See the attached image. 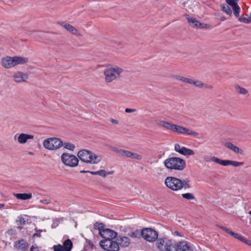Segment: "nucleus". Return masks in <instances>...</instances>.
Instances as JSON below:
<instances>
[{
	"label": "nucleus",
	"mask_w": 251,
	"mask_h": 251,
	"mask_svg": "<svg viewBox=\"0 0 251 251\" xmlns=\"http://www.w3.org/2000/svg\"><path fill=\"white\" fill-rule=\"evenodd\" d=\"M12 79L16 83H26L29 79V75L26 73L16 71L13 73Z\"/></svg>",
	"instance_id": "10"
},
{
	"label": "nucleus",
	"mask_w": 251,
	"mask_h": 251,
	"mask_svg": "<svg viewBox=\"0 0 251 251\" xmlns=\"http://www.w3.org/2000/svg\"><path fill=\"white\" fill-rule=\"evenodd\" d=\"M137 233L136 232H131L129 233V235L132 238L137 237Z\"/></svg>",
	"instance_id": "48"
},
{
	"label": "nucleus",
	"mask_w": 251,
	"mask_h": 251,
	"mask_svg": "<svg viewBox=\"0 0 251 251\" xmlns=\"http://www.w3.org/2000/svg\"><path fill=\"white\" fill-rule=\"evenodd\" d=\"M222 20H225V18H222Z\"/></svg>",
	"instance_id": "60"
},
{
	"label": "nucleus",
	"mask_w": 251,
	"mask_h": 251,
	"mask_svg": "<svg viewBox=\"0 0 251 251\" xmlns=\"http://www.w3.org/2000/svg\"><path fill=\"white\" fill-rule=\"evenodd\" d=\"M114 171H110L109 172H106V176L107 175H112L114 173Z\"/></svg>",
	"instance_id": "52"
},
{
	"label": "nucleus",
	"mask_w": 251,
	"mask_h": 251,
	"mask_svg": "<svg viewBox=\"0 0 251 251\" xmlns=\"http://www.w3.org/2000/svg\"><path fill=\"white\" fill-rule=\"evenodd\" d=\"M136 111V109L126 108L125 109V112L126 113H132V112H135Z\"/></svg>",
	"instance_id": "46"
},
{
	"label": "nucleus",
	"mask_w": 251,
	"mask_h": 251,
	"mask_svg": "<svg viewBox=\"0 0 251 251\" xmlns=\"http://www.w3.org/2000/svg\"><path fill=\"white\" fill-rule=\"evenodd\" d=\"M100 245L104 250L108 251H118L119 245L116 242L111 240H103L100 241Z\"/></svg>",
	"instance_id": "12"
},
{
	"label": "nucleus",
	"mask_w": 251,
	"mask_h": 251,
	"mask_svg": "<svg viewBox=\"0 0 251 251\" xmlns=\"http://www.w3.org/2000/svg\"><path fill=\"white\" fill-rule=\"evenodd\" d=\"M122 247H127L129 244V240L128 237H122L120 238L119 243Z\"/></svg>",
	"instance_id": "32"
},
{
	"label": "nucleus",
	"mask_w": 251,
	"mask_h": 251,
	"mask_svg": "<svg viewBox=\"0 0 251 251\" xmlns=\"http://www.w3.org/2000/svg\"><path fill=\"white\" fill-rule=\"evenodd\" d=\"M221 9L222 10L226 13L227 15L231 16L232 15V11L230 8L227 5L225 4L221 5Z\"/></svg>",
	"instance_id": "34"
},
{
	"label": "nucleus",
	"mask_w": 251,
	"mask_h": 251,
	"mask_svg": "<svg viewBox=\"0 0 251 251\" xmlns=\"http://www.w3.org/2000/svg\"><path fill=\"white\" fill-rule=\"evenodd\" d=\"M80 173L81 174L89 173L93 175H99L103 177H106V171L104 170H101L96 172L81 170L80 171Z\"/></svg>",
	"instance_id": "27"
},
{
	"label": "nucleus",
	"mask_w": 251,
	"mask_h": 251,
	"mask_svg": "<svg viewBox=\"0 0 251 251\" xmlns=\"http://www.w3.org/2000/svg\"><path fill=\"white\" fill-rule=\"evenodd\" d=\"M235 90L238 94L246 95L248 93V91L245 88L240 86L239 84H235L234 86Z\"/></svg>",
	"instance_id": "29"
},
{
	"label": "nucleus",
	"mask_w": 251,
	"mask_h": 251,
	"mask_svg": "<svg viewBox=\"0 0 251 251\" xmlns=\"http://www.w3.org/2000/svg\"><path fill=\"white\" fill-rule=\"evenodd\" d=\"M217 226L219 227L220 228L223 229L224 231H225L228 234H230V235H231L235 238L237 239L238 240H239L240 241H241L242 239L243 236L239 235L238 234H237L236 233L233 232L231 230H230L229 228H226L224 226H220V225H217Z\"/></svg>",
	"instance_id": "24"
},
{
	"label": "nucleus",
	"mask_w": 251,
	"mask_h": 251,
	"mask_svg": "<svg viewBox=\"0 0 251 251\" xmlns=\"http://www.w3.org/2000/svg\"><path fill=\"white\" fill-rule=\"evenodd\" d=\"M185 17L191 26L193 28H198L199 25H200V22L199 21L195 18L190 17L188 14H186Z\"/></svg>",
	"instance_id": "23"
},
{
	"label": "nucleus",
	"mask_w": 251,
	"mask_h": 251,
	"mask_svg": "<svg viewBox=\"0 0 251 251\" xmlns=\"http://www.w3.org/2000/svg\"><path fill=\"white\" fill-rule=\"evenodd\" d=\"M14 196L17 199L21 200H30L32 198V194L30 193L14 194Z\"/></svg>",
	"instance_id": "26"
},
{
	"label": "nucleus",
	"mask_w": 251,
	"mask_h": 251,
	"mask_svg": "<svg viewBox=\"0 0 251 251\" xmlns=\"http://www.w3.org/2000/svg\"><path fill=\"white\" fill-rule=\"evenodd\" d=\"M33 135L22 133L18 135L17 140L19 144H24L27 142L28 140L33 139Z\"/></svg>",
	"instance_id": "19"
},
{
	"label": "nucleus",
	"mask_w": 251,
	"mask_h": 251,
	"mask_svg": "<svg viewBox=\"0 0 251 251\" xmlns=\"http://www.w3.org/2000/svg\"><path fill=\"white\" fill-rule=\"evenodd\" d=\"M175 150L180 154L185 156H192L195 154V152L193 150L184 147H181L180 145L178 144L175 145Z\"/></svg>",
	"instance_id": "16"
},
{
	"label": "nucleus",
	"mask_w": 251,
	"mask_h": 251,
	"mask_svg": "<svg viewBox=\"0 0 251 251\" xmlns=\"http://www.w3.org/2000/svg\"><path fill=\"white\" fill-rule=\"evenodd\" d=\"M63 146L65 149L71 151H73L75 149V145L69 142L63 143Z\"/></svg>",
	"instance_id": "36"
},
{
	"label": "nucleus",
	"mask_w": 251,
	"mask_h": 251,
	"mask_svg": "<svg viewBox=\"0 0 251 251\" xmlns=\"http://www.w3.org/2000/svg\"><path fill=\"white\" fill-rule=\"evenodd\" d=\"M112 151L120 155L125 156L126 150L119 149L117 147H113Z\"/></svg>",
	"instance_id": "33"
},
{
	"label": "nucleus",
	"mask_w": 251,
	"mask_h": 251,
	"mask_svg": "<svg viewBox=\"0 0 251 251\" xmlns=\"http://www.w3.org/2000/svg\"><path fill=\"white\" fill-rule=\"evenodd\" d=\"M29 251H39V250L37 246H32Z\"/></svg>",
	"instance_id": "47"
},
{
	"label": "nucleus",
	"mask_w": 251,
	"mask_h": 251,
	"mask_svg": "<svg viewBox=\"0 0 251 251\" xmlns=\"http://www.w3.org/2000/svg\"><path fill=\"white\" fill-rule=\"evenodd\" d=\"M164 166L168 169L178 171L183 170L186 167V163L184 159L177 157H172L165 160Z\"/></svg>",
	"instance_id": "6"
},
{
	"label": "nucleus",
	"mask_w": 251,
	"mask_h": 251,
	"mask_svg": "<svg viewBox=\"0 0 251 251\" xmlns=\"http://www.w3.org/2000/svg\"><path fill=\"white\" fill-rule=\"evenodd\" d=\"M238 20L241 22L246 23V24L249 23L250 22V20L249 17L248 18H247L244 17L243 16H241V17H239Z\"/></svg>",
	"instance_id": "41"
},
{
	"label": "nucleus",
	"mask_w": 251,
	"mask_h": 251,
	"mask_svg": "<svg viewBox=\"0 0 251 251\" xmlns=\"http://www.w3.org/2000/svg\"><path fill=\"white\" fill-rule=\"evenodd\" d=\"M241 241L243 242V243L246 244L248 245L251 246V240H248L243 237L242 239L241 240Z\"/></svg>",
	"instance_id": "45"
},
{
	"label": "nucleus",
	"mask_w": 251,
	"mask_h": 251,
	"mask_svg": "<svg viewBox=\"0 0 251 251\" xmlns=\"http://www.w3.org/2000/svg\"><path fill=\"white\" fill-rule=\"evenodd\" d=\"M118 45H122V42H119V43H118Z\"/></svg>",
	"instance_id": "56"
},
{
	"label": "nucleus",
	"mask_w": 251,
	"mask_h": 251,
	"mask_svg": "<svg viewBox=\"0 0 251 251\" xmlns=\"http://www.w3.org/2000/svg\"><path fill=\"white\" fill-rule=\"evenodd\" d=\"M17 223L18 226H21L25 224V221L24 218L21 217L19 218V219L17 221Z\"/></svg>",
	"instance_id": "44"
},
{
	"label": "nucleus",
	"mask_w": 251,
	"mask_h": 251,
	"mask_svg": "<svg viewBox=\"0 0 251 251\" xmlns=\"http://www.w3.org/2000/svg\"><path fill=\"white\" fill-rule=\"evenodd\" d=\"M183 82L185 84L194 86L199 88H204L206 89H212L213 88V86L212 85L205 84L201 81L195 80L190 77L184 76Z\"/></svg>",
	"instance_id": "9"
},
{
	"label": "nucleus",
	"mask_w": 251,
	"mask_h": 251,
	"mask_svg": "<svg viewBox=\"0 0 251 251\" xmlns=\"http://www.w3.org/2000/svg\"><path fill=\"white\" fill-rule=\"evenodd\" d=\"M62 162L66 166L70 167H75L78 165L79 160L74 154L64 152L61 156Z\"/></svg>",
	"instance_id": "7"
},
{
	"label": "nucleus",
	"mask_w": 251,
	"mask_h": 251,
	"mask_svg": "<svg viewBox=\"0 0 251 251\" xmlns=\"http://www.w3.org/2000/svg\"><path fill=\"white\" fill-rule=\"evenodd\" d=\"M224 145L226 148L232 151L233 152L237 154H243V151L240 148L234 145L231 142H226Z\"/></svg>",
	"instance_id": "21"
},
{
	"label": "nucleus",
	"mask_w": 251,
	"mask_h": 251,
	"mask_svg": "<svg viewBox=\"0 0 251 251\" xmlns=\"http://www.w3.org/2000/svg\"><path fill=\"white\" fill-rule=\"evenodd\" d=\"M171 77L174 79L183 82L184 76L179 75H171Z\"/></svg>",
	"instance_id": "39"
},
{
	"label": "nucleus",
	"mask_w": 251,
	"mask_h": 251,
	"mask_svg": "<svg viewBox=\"0 0 251 251\" xmlns=\"http://www.w3.org/2000/svg\"><path fill=\"white\" fill-rule=\"evenodd\" d=\"M17 136V134H16V135L14 136V139H15V140H16Z\"/></svg>",
	"instance_id": "57"
},
{
	"label": "nucleus",
	"mask_w": 251,
	"mask_h": 251,
	"mask_svg": "<svg viewBox=\"0 0 251 251\" xmlns=\"http://www.w3.org/2000/svg\"><path fill=\"white\" fill-rule=\"evenodd\" d=\"M232 8H233V10L234 15L236 17H239L240 12V7L237 4V5H235L234 6H233L232 7Z\"/></svg>",
	"instance_id": "38"
},
{
	"label": "nucleus",
	"mask_w": 251,
	"mask_h": 251,
	"mask_svg": "<svg viewBox=\"0 0 251 251\" xmlns=\"http://www.w3.org/2000/svg\"><path fill=\"white\" fill-rule=\"evenodd\" d=\"M41 202L43 203L48 204L50 203V201L48 199H45V200H41Z\"/></svg>",
	"instance_id": "50"
},
{
	"label": "nucleus",
	"mask_w": 251,
	"mask_h": 251,
	"mask_svg": "<svg viewBox=\"0 0 251 251\" xmlns=\"http://www.w3.org/2000/svg\"><path fill=\"white\" fill-rule=\"evenodd\" d=\"M79 159L87 164H96L102 159V157L87 150H81L77 154Z\"/></svg>",
	"instance_id": "5"
},
{
	"label": "nucleus",
	"mask_w": 251,
	"mask_h": 251,
	"mask_svg": "<svg viewBox=\"0 0 251 251\" xmlns=\"http://www.w3.org/2000/svg\"><path fill=\"white\" fill-rule=\"evenodd\" d=\"M58 24L60 26L72 34L79 36H81V34L79 33L78 30L70 24L65 22H60Z\"/></svg>",
	"instance_id": "18"
},
{
	"label": "nucleus",
	"mask_w": 251,
	"mask_h": 251,
	"mask_svg": "<svg viewBox=\"0 0 251 251\" xmlns=\"http://www.w3.org/2000/svg\"><path fill=\"white\" fill-rule=\"evenodd\" d=\"M211 27V25L209 24H205L203 23H201L200 22V25H199L198 28L203 29V28H209Z\"/></svg>",
	"instance_id": "43"
},
{
	"label": "nucleus",
	"mask_w": 251,
	"mask_h": 251,
	"mask_svg": "<svg viewBox=\"0 0 251 251\" xmlns=\"http://www.w3.org/2000/svg\"><path fill=\"white\" fill-rule=\"evenodd\" d=\"M173 234H174V235H176V236H178L182 237L183 236V234H182V233L179 232H178L177 231H175Z\"/></svg>",
	"instance_id": "51"
},
{
	"label": "nucleus",
	"mask_w": 251,
	"mask_h": 251,
	"mask_svg": "<svg viewBox=\"0 0 251 251\" xmlns=\"http://www.w3.org/2000/svg\"><path fill=\"white\" fill-rule=\"evenodd\" d=\"M182 197L184 199L187 200H195L196 198L195 196L190 193H186L182 195Z\"/></svg>",
	"instance_id": "35"
},
{
	"label": "nucleus",
	"mask_w": 251,
	"mask_h": 251,
	"mask_svg": "<svg viewBox=\"0 0 251 251\" xmlns=\"http://www.w3.org/2000/svg\"><path fill=\"white\" fill-rule=\"evenodd\" d=\"M27 246V243L24 240H21L16 244V248L21 250H24Z\"/></svg>",
	"instance_id": "31"
},
{
	"label": "nucleus",
	"mask_w": 251,
	"mask_h": 251,
	"mask_svg": "<svg viewBox=\"0 0 251 251\" xmlns=\"http://www.w3.org/2000/svg\"><path fill=\"white\" fill-rule=\"evenodd\" d=\"M172 246V241L166 238L159 239L156 243L157 248L162 251H169Z\"/></svg>",
	"instance_id": "14"
},
{
	"label": "nucleus",
	"mask_w": 251,
	"mask_h": 251,
	"mask_svg": "<svg viewBox=\"0 0 251 251\" xmlns=\"http://www.w3.org/2000/svg\"><path fill=\"white\" fill-rule=\"evenodd\" d=\"M203 162L205 163L209 162V161H212L214 163L221 165L222 159L215 156L205 155L203 157Z\"/></svg>",
	"instance_id": "25"
},
{
	"label": "nucleus",
	"mask_w": 251,
	"mask_h": 251,
	"mask_svg": "<svg viewBox=\"0 0 251 251\" xmlns=\"http://www.w3.org/2000/svg\"><path fill=\"white\" fill-rule=\"evenodd\" d=\"M244 163L243 162H237L236 161L233 160H222L221 161V165L224 166H226L228 165H232L233 166L237 167L240 166H243Z\"/></svg>",
	"instance_id": "22"
},
{
	"label": "nucleus",
	"mask_w": 251,
	"mask_h": 251,
	"mask_svg": "<svg viewBox=\"0 0 251 251\" xmlns=\"http://www.w3.org/2000/svg\"><path fill=\"white\" fill-rule=\"evenodd\" d=\"M238 0H226V2L232 7L238 4Z\"/></svg>",
	"instance_id": "40"
},
{
	"label": "nucleus",
	"mask_w": 251,
	"mask_h": 251,
	"mask_svg": "<svg viewBox=\"0 0 251 251\" xmlns=\"http://www.w3.org/2000/svg\"><path fill=\"white\" fill-rule=\"evenodd\" d=\"M29 59L26 57L6 56L0 60V64L5 69H10L18 65H24L28 63Z\"/></svg>",
	"instance_id": "4"
},
{
	"label": "nucleus",
	"mask_w": 251,
	"mask_h": 251,
	"mask_svg": "<svg viewBox=\"0 0 251 251\" xmlns=\"http://www.w3.org/2000/svg\"><path fill=\"white\" fill-rule=\"evenodd\" d=\"M100 245L104 250L108 251H118L119 245L116 242L111 240H103L100 241Z\"/></svg>",
	"instance_id": "11"
},
{
	"label": "nucleus",
	"mask_w": 251,
	"mask_h": 251,
	"mask_svg": "<svg viewBox=\"0 0 251 251\" xmlns=\"http://www.w3.org/2000/svg\"><path fill=\"white\" fill-rule=\"evenodd\" d=\"M165 186L172 191L177 192L182 189L191 188L190 180L188 179L181 180L174 176H167L164 182Z\"/></svg>",
	"instance_id": "2"
},
{
	"label": "nucleus",
	"mask_w": 251,
	"mask_h": 251,
	"mask_svg": "<svg viewBox=\"0 0 251 251\" xmlns=\"http://www.w3.org/2000/svg\"><path fill=\"white\" fill-rule=\"evenodd\" d=\"M110 121L114 125H118L119 124L118 121L116 119H110Z\"/></svg>",
	"instance_id": "49"
},
{
	"label": "nucleus",
	"mask_w": 251,
	"mask_h": 251,
	"mask_svg": "<svg viewBox=\"0 0 251 251\" xmlns=\"http://www.w3.org/2000/svg\"><path fill=\"white\" fill-rule=\"evenodd\" d=\"M125 157L132 159H134L138 160H140L142 159V156L141 155L136 153L128 151H126Z\"/></svg>",
	"instance_id": "28"
},
{
	"label": "nucleus",
	"mask_w": 251,
	"mask_h": 251,
	"mask_svg": "<svg viewBox=\"0 0 251 251\" xmlns=\"http://www.w3.org/2000/svg\"><path fill=\"white\" fill-rule=\"evenodd\" d=\"M182 7L188 11H193L196 6V3L193 0H183L182 3Z\"/></svg>",
	"instance_id": "20"
},
{
	"label": "nucleus",
	"mask_w": 251,
	"mask_h": 251,
	"mask_svg": "<svg viewBox=\"0 0 251 251\" xmlns=\"http://www.w3.org/2000/svg\"><path fill=\"white\" fill-rule=\"evenodd\" d=\"M222 20H225V18H222Z\"/></svg>",
	"instance_id": "61"
},
{
	"label": "nucleus",
	"mask_w": 251,
	"mask_h": 251,
	"mask_svg": "<svg viewBox=\"0 0 251 251\" xmlns=\"http://www.w3.org/2000/svg\"><path fill=\"white\" fill-rule=\"evenodd\" d=\"M29 154H33V153H32V152H29Z\"/></svg>",
	"instance_id": "58"
},
{
	"label": "nucleus",
	"mask_w": 251,
	"mask_h": 251,
	"mask_svg": "<svg viewBox=\"0 0 251 251\" xmlns=\"http://www.w3.org/2000/svg\"><path fill=\"white\" fill-rule=\"evenodd\" d=\"M157 125L159 127L164 128L167 130H170L172 132L177 134H183L184 135L197 137L199 134L195 131L184 126L172 124L164 120H160L157 122Z\"/></svg>",
	"instance_id": "1"
},
{
	"label": "nucleus",
	"mask_w": 251,
	"mask_h": 251,
	"mask_svg": "<svg viewBox=\"0 0 251 251\" xmlns=\"http://www.w3.org/2000/svg\"><path fill=\"white\" fill-rule=\"evenodd\" d=\"M38 236V234L37 233H34L33 234V237H35V236Z\"/></svg>",
	"instance_id": "55"
},
{
	"label": "nucleus",
	"mask_w": 251,
	"mask_h": 251,
	"mask_svg": "<svg viewBox=\"0 0 251 251\" xmlns=\"http://www.w3.org/2000/svg\"><path fill=\"white\" fill-rule=\"evenodd\" d=\"M124 70L117 66L109 64L103 70L104 81L106 83H110L120 79Z\"/></svg>",
	"instance_id": "3"
},
{
	"label": "nucleus",
	"mask_w": 251,
	"mask_h": 251,
	"mask_svg": "<svg viewBox=\"0 0 251 251\" xmlns=\"http://www.w3.org/2000/svg\"><path fill=\"white\" fill-rule=\"evenodd\" d=\"M73 243L69 239L66 240L62 245L64 251H71L73 248Z\"/></svg>",
	"instance_id": "30"
},
{
	"label": "nucleus",
	"mask_w": 251,
	"mask_h": 251,
	"mask_svg": "<svg viewBox=\"0 0 251 251\" xmlns=\"http://www.w3.org/2000/svg\"><path fill=\"white\" fill-rule=\"evenodd\" d=\"M53 251H64L62 245L60 244L54 245L53 246Z\"/></svg>",
	"instance_id": "42"
},
{
	"label": "nucleus",
	"mask_w": 251,
	"mask_h": 251,
	"mask_svg": "<svg viewBox=\"0 0 251 251\" xmlns=\"http://www.w3.org/2000/svg\"><path fill=\"white\" fill-rule=\"evenodd\" d=\"M169 251H193L186 241H179L173 245Z\"/></svg>",
	"instance_id": "15"
},
{
	"label": "nucleus",
	"mask_w": 251,
	"mask_h": 251,
	"mask_svg": "<svg viewBox=\"0 0 251 251\" xmlns=\"http://www.w3.org/2000/svg\"><path fill=\"white\" fill-rule=\"evenodd\" d=\"M94 227L99 230V233L100 234V232L104 229V225L102 223L96 222L94 224Z\"/></svg>",
	"instance_id": "37"
},
{
	"label": "nucleus",
	"mask_w": 251,
	"mask_h": 251,
	"mask_svg": "<svg viewBox=\"0 0 251 251\" xmlns=\"http://www.w3.org/2000/svg\"><path fill=\"white\" fill-rule=\"evenodd\" d=\"M249 18H250V22H251V13L250 14Z\"/></svg>",
	"instance_id": "54"
},
{
	"label": "nucleus",
	"mask_w": 251,
	"mask_h": 251,
	"mask_svg": "<svg viewBox=\"0 0 251 251\" xmlns=\"http://www.w3.org/2000/svg\"><path fill=\"white\" fill-rule=\"evenodd\" d=\"M141 235L143 238L149 242H153L158 237L157 232L151 228H146L141 231Z\"/></svg>",
	"instance_id": "13"
},
{
	"label": "nucleus",
	"mask_w": 251,
	"mask_h": 251,
	"mask_svg": "<svg viewBox=\"0 0 251 251\" xmlns=\"http://www.w3.org/2000/svg\"><path fill=\"white\" fill-rule=\"evenodd\" d=\"M117 232L108 228H104L100 232V235L104 239L103 240H111L116 237Z\"/></svg>",
	"instance_id": "17"
},
{
	"label": "nucleus",
	"mask_w": 251,
	"mask_h": 251,
	"mask_svg": "<svg viewBox=\"0 0 251 251\" xmlns=\"http://www.w3.org/2000/svg\"><path fill=\"white\" fill-rule=\"evenodd\" d=\"M4 206L3 204H0V208H2Z\"/></svg>",
	"instance_id": "53"
},
{
	"label": "nucleus",
	"mask_w": 251,
	"mask_h": 251,
	"mask_svg": "<svg viewBox=\"0 0 251 251\" xmlns=\"http://www.w3.org/2000/svg\"><path fill=\"white\" fill-rule=\"evenodd\" d=\"M249 214H250V215L251 216V210L249 212Z\"/></svg>",
	"instance_id": "59"
},
{
	"label": "nucleus",
	"mask_w": 251,
	"mask_h": 251,
	"mask_svg": "<svg viewBox=\"0 0 251 251\" xmlns=\"http://www.w3.org/2000/svg\"><path fill=\"white\" fill-rule=\"evenodd\" d=\"M44 147L49 150H56L63 146V142L59 138L53 137L45 140Z\"/></svg>",
	"instance_id": "8"
}]
</instances>
